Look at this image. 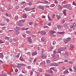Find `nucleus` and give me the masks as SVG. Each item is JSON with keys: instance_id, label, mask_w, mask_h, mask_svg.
Instances as JSON below:
<instances>
[{"instance_id": "1a4fd4ad", "label": "nucleus", "mask_w": 76, "mask_h": 76, "mask_svg": "<svg viewBox=\"0 0 76 76\" xmlns=\"http://www.w3.org/2000/svg\"><path fill=\"white\" fill-rule=\"evenodd\" d=\"M40 34L41 35H45L46 34V32L42 31H41Z\"/></svg>"}, {"instance_id": "39448f33", "label": "nucleus", "mask_w": 76, "mask_h": 76, "mask_svg": "<svg viewBox=\"0 0 76 76\" xmlns=\"http://www.w3.org/2000/svg\"><path fill=\"white\" fill-rule=\"evenodd\" d=\"M57 26L58 27V28L59 29H63V27H62V26H61L60 25H57Z\"/></svg>"}, {"instance_id": "ea45409f", "label": "nucleus", "mask_w": 76, "mask_h": 76, "mask_svg": "<svg viewBox=\"0 0 76 76\" xmlns=\"http://www.w3.org/2000/svg\"><path fill=\"white\" fill-rule=\"evenodd\" d=\"M37 60V58H35L34 61V62H35V61H36Z\"/></svg>"}, {"instance_id": "c756f323", "label": "nucleus", "mask_w": 76, "mask_h": 76, "mask_svg": "<svg viewBox=\"0 0 76 76\" xmlns=\"http://www.w3.org/2000/svg\"><path fill=\"white\" fill-rule=\"evenodd\" d=\"M19 33H20V32L18 31H17L16 32V35H18V34H19Z\"/></svg>"}, {"instance_id": "c03bdc74", "label": "nucleus", "mask_w": 76, "mask_h": 76, "mask_svg": "<svg viewBox=\"0 0 76 76\" xmlns=\"http://www.w3.org/2000/svg\"><path fill=\"white\" fill-rule=\"evenodd\" d=\"M50 32L51 33H55L56 32V31H50Z\"/></svg>"}, {"instance_id": "5fc2aeb1", "label": "nucleus", "mask_w": 76, "mask_h": 76, "mask_svg": "<svg viewBox=\"0 0 76 76\" xmlns=\"http://www.w3.org/2000/svg\"><path fill=\"white\" fill-rule=\"evenodd\" d=\"M70 47L71 48H73V45H70Z\"/></svg>"}, {"instance_id": "58836bf2", "label": "nucleus", "mask_w": 76, "mask_h": 76, "mask_svg": "<svg viewBox=\"0 0 76 76\" xmlns=\"http://www.w3.org/2000/svg\"><path fill=\"white\" fill-rule=\"evenodd\" d=\"M30 35H31V36H32L33 37H35V36L33 34H30Z\"/></svg>"}, {"instance_id": "a19ab883", "label": "nucleus", "mask_w": 76, "mask_h": 76, "mask_svg": "<svg viewBox=\"0 0 76 76\" xmlns=\"http://www.w3.org/2000/svg\"><path fill=\"white\" fill-rule=\"evenodd\" d=\"M5 38H6V39H8V40H9V39H10V38L9 37H5Z\"/></svg>"}, {"instance_id": "9d476101", "label": "nucleus", "mask_w": 76, "mask_h": 76, "mask_svg": "<svg viewBox=\"0 0 76 76\" xmlns=\"http://www.w3.org/2000/svg\"><path fill=\"white\" fill-rule=\"evenodd\" d=\"M42 58H46L47 57V56L45 54H43L41 56Z\"/></svg>"}, {"instance_id": "3c124183", "label": "nucleus", "mask_w": 76, "mask_h": 76, "mask_svg": "<svg viewBox=\"0 0 76 76\" xmlns=\"http://www.w3.org/2000/svg\"><path fill=\"white\" fill-rule=\"evenodd\" d=\"M16 7L17 9H18V8H19V6H18V5H17L16 6Z\"/></svg>"}, {"instance_id": "4be33fe9", "label": "nucleus", "mask_w": 76, "mask_h": 76, "mask_svg": "<svg viewBox=\"0 0 76 76\" xmlns=\"http://www.w3.org/2000/svg\"><path fill=\"white\" fill-rule=\"evenodd\" d=\"M0 57H3V54L2 53H0Z\"/></svg>"}, {"instance_id": "e2e57ef3", "label": "nucleus", "mask_w": 76, "mask_h": 76, "mask_svg": "<svg viewBox=\"0 0 76 76\" xmlns=\"http://www.w3.org/2000/svg\"><path fill=\"white\" fill-rule=\"evenodd\" d=\"M12 39H10V42H12Z\"/></svg>"}, {"instance_id": "412c9836", "label": "nucleus", "mask_w": 76, "mask_h": 76, "mask_svg": "<svg viewBox=\"0 0 76 76\" xmlns=\"http://www.w3.org/2000/svg\"><path fill=\"white\" fill-rule=\"evenodd\" d=\"M56 16L58 18V20L59 19H60V16L58 15H56Z\"/></svg>"}, {"instance_id": "473e14b6", "label": "nucleus", "mask_w": 76, "mask_h": 76, "mask_svg": "<svg viewBox=\"0 0 76 76\" xmlns=\"http://www.w3.org/2000/svg\"><path fill=\"white\" fill-rule=\"evenodd\" d=\"M39 71L40 72H42V69L41 68H40L39 70Z\"/></svg>"}, {"instance_id": "bf43d9fd", "label": "nucleus", "mask_w": 76, "mask_h": 76, "mask_svg": "<svg viewBox=\"0 0 76 76\" xmlns=\"http://www.w3.org/2000/svg\"><path fill=\"white\" fill-rule=\"evenodd\" d=\"M69 70L71 72H72L73 71V70H72V69L71 68H69Z\"/></svg>"}, {"instance_id": "4d7b16f0", "label": "nucleus", "mask_w": 76, "mask_h": 76, "mask_svg": "<svg viewBox=\"0 0 76 76\" xmlns=\"http://www.w3.org/2000/svg\"><path fill=\"white\" fill-rule=\"evenodd\" d=\"M69 63H70V64H73L72 63V61H70L69 62Z\"/></svg>"}, {"instance_id": "6ab92c4d", "label": "nucleus", "mask_w": 76, "mask_h": 76, "mask_svg": "<svg viewBox=\"0 0 76 76\" xmlns=\"http://www.w3.org/2000/svg\"><path fill=\"white\" fill-rule=\"evenodd\" d=\"M67 39V41L68 42L70 41L71 40V38L70 37H69Z\"/></svg>"}, {"instance_id": "a211bd4d", "label": "nucleus", "mask_w": 76, "mask_h": 76, "mask_svg": "<svg viewBox=\"0 0 76 76\" xmlns=\"http://www.w3.org/2000/svg\"><path fill=\"white\" fill-rule=\"evenodd\" d=\"M45 39V38L44 37H42L41 41H44V40Z\"/></svg>"}, {"instance_id": "2eb2a0df", "label": "nucleus", "mask_w": 76, "mask_h": 76, "mask_svg": "<svg viewBox=\"0 0 76 76\" xmlns=\"http://www.w3.org/2000/svg\"><path fill=\"white\" fill-rule=\"evenodd\" d=\"M58 10H60V9H62V7L61 6L59 5L58 7Z\"/></svg>"}, {"instance_id": "dca6fc26", "label": "nucleus", "mask_w": 76, "mask_h": 76, "mask_svg": "<svg viewBox=\"0 0 76 76\" xmlns=\"http://www.w3.org/2000/svg\"><path fill=\"white\" fill-rule=\"evenodd\" d=\"M64 74H66V73H69V71L67 70H66L63 72Z\"/></svg>"}, {"instance_id": "a878e982", "label": "nucleus", "mask_w": 76, "mask_h": 76, "mask_svg": "<svg viewBox=\"0 0 76 76\" xmlns=\"http://www.w3.org/2000/svg\"><path fill=\"white\" fill-rule=\"evenodd\" d=\"M54 6H55V4H52L50 5V7H54Z\"/></svg>"}, {"instance_id": "7ed1b4c3", "label": "nucleus", "mask_w": 76, "mask_h": 76, "mask_svg": "<svg viewBox=\"0 0 76 76\" xmlns=\"http://www.w3.org/2000/svg\"><path fill=\"white\" fill-rule=\"evenodd\" d=\"M52 66H58V64L56 63H51Z\"/></svg>"}, {"instance_id": "f3484780", "label": "nucleus", "mask_w": 76, "mask_h": 76, "mask_svg": "<svg viewBox=\"0 0 76 76\" xmlns=\"http://www.w3.org/2000/svg\"><path fill=\"white\" fill-rule=\"evenodd\" d=\"M26 33L27 34H29L30 35V34H31V31H26Z\"/></svg>"}, {"instance_id": "f704fd0d", "label": "nucleus", "mask_w": 76, "mask_h": 76, "mask_svg": "<svg viewBox=\"0 0 76 76\" xmlns=\"http://www.w3.org/2000/svg\"><path fill=\"white\" fill-rule=\"evenodd\" d=\"M73 69H74V70H76V65L74 66Z\"/></svg>"}, {"instance_id": "774afa93", "label": "nucleus", "mask_w": 76, "mask_h": 76, "mask_svg": "<svg viewBox=\"0 0 76 76\" xmlns=\"http://www.w3.org/2000/svg\"><path fill=\"white\" fill-rule=\"evenodd\" d=\"M68 61V60H65L64 61V62H67Z\"/></svg>"}, {"instance_id": "f8f14e48", "label": "nucleus", "mask_w": 76, "mask_h": 76, "mask_svg": "<svg viewBox=\"0 0 76 76\" xmlns=\"http://www.w3.org/2000/svg\"><path fill=\"white\" fill-rule=\"evenodd\" d=\"M15 28L16 31H19L20 29V27H17Z\"/></svg>"}, {"instance_id": "aec40b11", "label": "nucleus", "mask_w": 76, "mask_h": 76, "mask_svg": "<svg viewBox=\"0 0 76 76\" xmlns=\"http://www.w3.org/2000/svg\"><path fill=\"white\" fill-rule=\"evenodd\" d=\"M52 58L53 59H56V57L53 54L52 55Z\"/></svg>"}, {"instance_id": "09e8293b", "label": "nucleus", "mask_w": 76, "mask_h": 76, "mask_svg": "<svg viewBox=\"0 0 76 76\" xmlns=\"http://www.w3.org/2000/svg\"><path fill=\"white\" fill-rule=\"evenodd\" d=\"M73 26H75V27H76V24L75 23H74L73 24Z\"/></svg>"}, {"instance_id": "393cba45", "label": "nucleus", "mask_w": 76, "mask_h": 76, "mask_svg": "<svg viewBox=\"0 0 76 76\" xmlns=\"http://www.w3.org/2000/svg\"><path fill=\"white\" fill-rule=\"evenodd\" d=\"M50 62H51V61L50 60H46V62L47 63H50Z\"/></svg>"}, {"instance_id": "680f3d73", "label": "nucleus", "mask_w": 76, "mask_h": 76, "mask_svg": "<svg viewBox=\"0 0 76 76\" xmlns=\"http://www.w3.org/2000/svg\"><path fill=\"white\" fill-rule=\"evenodd\" d=\"M50 48L51 49V50H53V48H54V47L52 46V47H50Z\"/></svg>"}, {"instance_id": "c9c22d12", "label": "nucleus", "mask_w": 76, "mask_h": 76, "mask_svg": "<svg viewBox=\"0 0 76 76\" xmlns=\"http://www.w3.org/2000/svg\"><path fill=\"white\" fill-rule=\"evenodd\" d=\"M29 24L30 25H32L33 24V23L32 22H30L29 23Z\"/></svg>"}, {"instance_id": "20e7f679", "label": "nucleus", "mask_w": 76, "mask_h": 76, "mask_svg": "<svg viewBox=\"0 0 76 76\" xmlns=\"http://www.w3.org/2000/svg\"><path fill=\"white\" fill-rule=\"evenodd\" d=\"M70 5L68 4L67 5H64L63 6L64 7H65V8H69V7H70Z\"/></svg>"}, {"instance_id": "0eeeda50", "label": "nucleus", "mask_w": 76, "mask_h": 76, "mask_svg": "<svg viewBox=\"0 0 76 76\" xmlns=\"http://www.w3.org/2000/svg\"><path fill=\"white\" fill-rule=\"evenodd\" d=\"M64 56L65 58H67V57L69 56V53H68V52H66L64 54Z\"/></svg>"}, {"instance_id": "49530a36", "label": "nucleus", "mask_w": 76, "mask_h": 76, "mask_svg": "<svg viewBox=\"0 0 76 76\" xmlns=\"http://www.w3.org/2000/svg\"><path fill=\"white\" fill-rule=\"evenodd\" d=\"M66 2L65 1L62 2V4H66Z\"/></svg>"}, {"instance_id": "423d86ee", "label": "nucleus", "mask_w": 76, "mask_h": 76, "mask_svg": "<svg viewBox=\"0 0 76 76\" xmlns=\"http://www.w3.org/2000/svg\"><path fill=\"white\" fill-rule=\"evenodd\" d=\"M38 8H39V9H42V10H44V7H43V6H41V5H39L38 6Z\"/></svg>"}, {"instance_id": "c85d7f7f", "label": "nucleus", "mask_w": 76, "mask_h": 76, "mask_svg": "<svg viewBox=\"0 0 76 76\" xmlns=\"http://www.w3.org/2000/svg\"><path fill=\"white\" fill-rule=\"evenodd\" d=\"M48 27V26H46V25H44L43 26V28H44V29L47 28Z\"/></svg>"}, {"instance_id": "6e6552de", "label": "nucleus", "mask_w": 76, "mask_h": 76, "mask_svg": "<svg viewBox=\"0 0 76 76\" xmlns=\"http://www.w3.org/2000/svg\"><path fill=\"white\" fill-rule=\"evenodd\" d=\"M65 33V32L64 31L58 32H57V34H61V35H63V34H64Z\"/></svg>"}, {"instance_id": "2f4dec72", "label": "nucleus", "mask_w": 76, "mask_h": 76, "mask_svg": "<svg viewBox=\"0 0 76 76\" xmlns=\"http://www.w3.org/2000/svg\"><path fill=\"white\" fill-rule=\"evenodd\" d=\"M52 44H53V45H55V44H56V42L55 41H54L53 42V43Z\"/></svg>"}, {"instance_id": "052dcab7", "label": "nucleus", "mask_w": 76, "mask_h": 76, "mask_svg": "<svg viewBox=\"0 0 76 76\" xmlns=\"http://www.w3.org/2000/svg\"><path fill=\"white\" fill-rule=\"evenodd\" d=\"M22 36H23V37L24 38H25V37H26V35H23V34H22Z\"/></svg>"}, {"instance_id": "8fccbe9b", "label": "nucleus", "mask_w": 76, "mask_h": 76, "mask_svg": "<svg viewBox=\"0 0 76 76\" xmlns=\"http://www.w3.org/2000/svg\"><path fill=\"white\" fill-rule=\"evenodd\" d=\"M21 72H22V73H25V72H24V71H23V70H22Z\"/></svg>"}, {"instance_id": "79ce46f5", "label": "nucleus", "mask_w": 76, "mask_h": 76, "mask_svg": "<svg viewBox=\"0 0 76 76\" xmlns=\"http://www.w3.org/2000/svg\"><path fill=\"white\" fill-rule=\"evenodd\" d=\"M26 54L27 55H30L31 54V52H28Z\"/></svg>"}, {"instance_id": "de8ad7c7", "label": "nucleus", "mask_w": 76, "mask_h": 76, "mask_svg": "<svg viewBox=\"0 0 76 76\" xmlns=\"http://www.w3.org/2000/svg\"><path fill=\"white\" fill-rule=\"evenodd\" d=\"M67 40H64V42L65 43V44H66L67 43Z\"/></svg>"}, {"instance_id": "cd10ccee", "label": "nucleus", "mask_w": 76, "mask_h": 76, "mask_svg": "<svg viewBox=\"0 0 76 76\" xmlns=\"http://www.w3.org/2000/svg\"><path fill=\"white\" fill-rule=\"evenodd\" d=\"M20 60L21 61H23V58L22 57H20Z\"/></svg>"}, {"instance_id": "4c0bfd02", "label": "nucleus", "mask_w": 76, "mask_h": 76, "mask_svg": "<svg viewBox=\"0 0 76 76\" xmlns=\"http://www.w3.org/2000/svg\"><path fill=\"white\" fill-rule=\"evenodd\" d=\"M54 16H55V14H54L52 16V18L53 19H54Z\"/></svg>"}, {"instance_id": "603ef678", "label": "nucleus", "mask_w": 76, "mask_h": 76, "mask_svg": "<svg viewBox=\"0 0 76 76\" xmlns=\"http://www.w3.org/2000/svg\"><path fill=\"white\" fill-rule=\"evenodd\" d=\"M54 69V67H52V68H50V69H51V70H53Z\"/></svg>"}, {"instance_id": "ddd939ff", "label": "nucleus", "mask_w": 76, "mask_h": 76, "mask_svg": "<svg viewBox=\"0 0 76 76\" xmlns=\"http://www.w3.org/2000/svg\"><path fill=\"white\" fill-rule=\"evenodd\" d=\"M25 10H26V11H29L30 10H31L29 8H26Z\"/></svg>"}, {"instance_id": "7c9ffc66", "label": "nucleus", "mask_w": 76, "mask_h": 76, "mask_svg": "<svg viewBox=\"0 0 76 76\" xmlns=\"http://www.w3.org/2000/svg\"><path fill=\"white\" fill-rule=\"evenodd\" d=\"M64 49L63 48H61L60 50V51H64Z\"/></svg>"}, {"instance_id": "864d4df0", "label": "nucleus", "mask_w": 76, "mask_h": 76, "mask_svg": "<svg viewBox=\"0 0 76 76\" xmlns=\"http://www.w3.org/2000/svg\"><path fill=\"white\" fill-rule=\"evenodd\" d=\"M18 69H15V72H18Z\"/></svg>"}, {"instance_id": "b1692460", "label": "nucleus", "mask_w": 76, "mask_h": 76, "mask_svg": "<svg viewBox=\"0 0 76 76\" xmlns=\"http://www.w3.org/2000/svg\"><path fill=\"white\" fill-rule=\"evenodd\" d=\"M45 64V62L44 61H43L40 64V65H42V64Z\"/></svg>"}, {"instance_id": "9b49d317", "label": "nucleus", "mask_w": 76, "mask_h": 76, "mask_svg": "<svg viewBox=\"0 0 76 76\" xmlns=\"http://www.w3.org/2000/svg\"><path fill=\"white\" fill-rule=\"evenodd\" d=\"M22 22V20H20L19 22V23L18 24V25L20 26H22V24L21 23V22Z\"/></svg>"}, {"instance_id": "4468645a", "label": "nucleus", "mask_w": 76, "mask_h": 76, "mask_svg": "<svg viewBox=\"0 0 76 76\" xmlns=\"http://www.w3.org/2000/svg\"><path fill=\"white\" fill-rule=\"evenodd\" d=\"M37 54V52H33L32 53V55L33 56H35Z\"/></svg>"}, {"instance_id": "a18cd8bd", "label": "nucleus", "mask_w": 76, "mask_h": 76, "mask_svg": "<svg viewBox=\"0 0 76 76\" xmlns=\"http://www.w3.org/2000/svg\"><path fill=\"white\" fill-rule=\"evenodd\" d=\"M6 20L7 22H9V20L8 19H6Z\"/></svg>"}, {"instance_id": "5701e85b", "label": "nucleus", "mask_w": 76, "mask_h": 76, "mask_svg": "<svg viewBox=\"0 0 76 76\" xmlns=\"http://www.w3.org/2000/svg\"><path fill=\"white\" fill-rule=\"evenodd\" d=\"M66 10H65L64 11V12H63V13L64 15H65V16L66 15Z\"/></svg>"}, {"instance_id": "0e129e2a", "label": "nucleus", "mask_w": 76, "mask_h": 76, "mask_svg": "<svg viewBox=\"0 0 76 76\" xmlns=\"http://www.w3.org/2000/svg\"><path fill=\"white\" fill-rule=\"evenodd\" d=\"M70 28H73V25L71 26H70Z\"/></svg>"}, {"instance_id": "e433bc0d", "label": "nucleus", "mask_w": 76, "mask_h": 76, "mask_svg": "<svg viewBox=\"0 0 76 76\" xmlns=\"http://www.w3.org/2000/svg\"><path fill=\"white\" fill-rule=\"evenodd\" d=\"M28 4L29 6H31L32 5V3H31V2H29L28 3Z\"/></svg>"}, {"instance_id": "72a5a7b5", "label": "nucleus", "mask_w": 76, "mask_h": 76, "mask_svg": "<svg viewBox=\"0 0 76 76\" xmlns=\"http://www.w3.org/2000/svg\"><path fill=\"white\" fill-rule=\"evenodd\" d=\"M48 19L49 20H52L51 19V18H50V17H49V15H48Z\"/></svg>"}, {"instance_id": "bb28decb", "label": "nucleus", "mask_w": 76, "mask_h": 76, "mask_svg": "<svg viewBox=\"0 0 76 76\" xmlns=\"http://www.w3.org/2000/svg\"><path fill=\"white\" fill-rule=\"evenodd\" d=\"M23 17L24 18H27L26 15L24 14V15H23Z\"/></svg>"}, {"instance_id": "338daca9", "label": "nucleus", "mask_w": 76, "mask_h": 76, "mask_svg": "<svg viewBox=\"0 0 76 76\" xmlns=\"http://www.w3.org/2000/svg\"><path fill=\"white\" fill-rule=\"evenodd\" d=\"M50 73H53V72L52 71H50Z\"/></svg>"}, {"instance_id": "13d9d810", "label": "nucleus", "mask_w": 76, "mask_h": 76, "mask_svg": "<svg viewBox=\"0 0 76 76\" xmlns=\"http://www.w3.org/2000/svg\"><path fill=\"white\" fill-rule=\"evenodd\" d=\"M73 5H75L76 4H75V1L73 2V3L72 4Z\"/></svg>"}, {"instance_id": "f257e3e1", "label": "nucleus", "mask_w": 76, "mask_h": 76, "mask_svg": "<svg viewBox=\"0 0 76 76\" xmlns=\"http://www.w3.org/2000/svg\"><path fill=\"white\" fill-rule=\"evenodd\" d=\"M25 66V64H18V66H17L16 67H20V66Z\"/></svg>"}, {"instance_id": "37998d69", "label": "nucleus", "mask_w": 76, "mask_h": 76, "mask_svg": "<svg viewBox=\"0 0 76 76\" xmlns=\"http://www.w3.org/2000/svg\"><path fill=\"white\" fill-rule=\"evenodd\" d=\"M45 76H50V75L48 74H45Z\"/></svg>"}, {"instance_id": "f03ea898", "label": "nucleus", "mask_w": 76, "mask_h": 76, "mask_svg": "<svg viewBox=\"0 0 76 76\" xmlns=\"http://www.w3.org/2000/svg\"><path fill=\"white\" fill-rule=\"evenodd\" d=\"M27 38L28 42H30V43H32V40L31 39V37H27Z\"/></svg>"}, {"instance_id": "6e6d98bb", "label": "nucleus", "mask_w": 76, "mask_h": 76, "mask_svg": "<svg viewBox=\"0 0 76 76\" xmlns=\"http://www.w3.org/2000/svg\"><path fill=\"white\" fill-rule=\"evenodd\" d=\"M0 63H3V61H2L1 60H0Z\"/></svg>"}, {"instance_id": "69168bd1", "label": "nucleus", "mask_w": 76, "mask_h": 76, "mask_svg": "<svg viewBox=\"0 0 76 76\" xmlns=\"http://www.w3.org/2000/svg\"><path fill=\"white\" fill-rule=\"evenodd\" d=\"M42 18L43 19H45V16L44 15L42 17Z\"/></svg>"}]
</instances>
